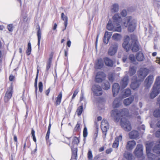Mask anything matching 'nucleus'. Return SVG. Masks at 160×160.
<instances>
[{
	"label": "nucleus",
	"instance_id": "f257e3e1",
	"mask_svg": "<svg viewBox=\"0 0 160 160\" xmlns=\"http://www.w3.org/2000/svg\"><path fill=\"white\" fill-rule=\"evenodd\" d=\"M122 46L127 52L130 49H131L133 52L138 51L139 48L137 37L132 35L130 38L128 36H126L122 44Z\"/></svg>",
	"mask_w": 160,
	"mask_h": 160
},
{
	"label": "nucleus",
	"instance_id": "f03ea898",
	"mask_svg": "<svg viewBox=\"0 0 160 160\" xmlns=\"http://www.w3.org/2000/svg\"><path fill=\"white\" fill-rule=\"evenodd\" d=\"M129 113L128 109L123 108L120 110L118 109H114L111 111V116L114 119V120L118 122L121 117L127 116Z\"/></svg>",
	"mask_w": 160,
	"mask_h": 160
},
{
	"label": "nucleus",
	"instance_id": "7ed1b4c3",
	"mask_svg": "<svg viewBox=\"0 0 160 160\" xmlns=\"http://www.w3.org/2000/svg\"><path fill=\"white\" fill-rule=\"evenodd\" d=\"M132 18L131 17H127L125 18V21L123 22V24L125 27L128 26V29L129 31L133 32L135 30L136 25V21L133 19L131 21Z\"/></svg>",
	"mask_w": 160,
	"mask_h": 160
},
{
	"label": "nucleus",
	"instance_id": "20e7f679",
	"mask_svg": "<svg viewBox=\"0 0 160 160\" xmlns=\"http://www.w3.org/2000/svg\"><path fill=\"white\" fill-rule=\"evenodd\" d=\"M152 145V142H149L146 144V150L147 156L150 160H160V158H158L157 156L150 152Z\"/></svg>",
	"mask_w": 160,
	"mask_h": 160
},
{
	"label": "nucleus",
	"instance_id": "39448f33",
	"mask_svg": "<svg viewBox=\"0 0 160 160\" xmlns=\"http://www.w3.org/2000/svg\"><path fill=\"white\" fill-rule=\"evenodd\" d=\"M120 124L122 127L126 131H129L131 129L130 122L124 118H121Z\"/></svg>",
	"mask_w": 160,
	"mask_h": 160
},
{
	"label": "nucleus",
	"instance_id": "423d86ee",
	"mask_svg": "<svg viewBox=\"0 0 160 160\" xmlns=\"http://www.w3.org/2000/svg\"><path fill=\"white\" fill-rule=\"evenodd\" d=\"M149 70L146 68H141L138 72V75L140 78V80L143 81L148 74Z\"/></svg>",
	"mask_w": 160,
	"mask_h": 160
},
{
	"label": "nucleus",
	"instance_id": "0eeeda50",
	"mask_svg": "<svg viewBox=\"0 0 160 160\" xmlns=\"http://www.w3.org/2000/svg\"><path fill=\"white\" fill-rule=\"evenodd\" d=\"M101 127L103 134H104L103 138L105 139L107 134V132L109 129V124L108 121L104 119H103L101 123Z\"/></svg>",
	"mask_w": 160,
	"mask_h": 160
},
{
	"label": "nucleus",
	"instance_id": "6e6552de",
	"mask_svg": "<svg viewBox=\"0 0 160 160\" xmlns=\"http://www.w3.org/2000/svg\"><path fill=\"white\" fill-rule=\"evenodd\" d=\"M106 75L102 72H97L95 78V81L97 83H101L106 78Z\"/></svg>",
	"mask_w": 160,
	"mask_h": 160
},
{
	"label": "nucleus",
	"instance_id": "1a4fd4ad",
	"mask_svg": "<svg viewBox=\"0 0 160 160\" xmlns=\"http://www.w3.org/2000/svg\"><path fill=\"white\" fill-rule=\"evenodd\" d=\"M92 90L94 95L97 96H100L102 95V88L100 86L95 84L92 86Z\"/></svg>",
	"mask_w": 160,
	"mask_h": 160
},
{
	"label": "nucleus",
	"instance_id": "9d476101",
	"mask_svg": "<svg viewBox=\"0 0 160 160\" xmlns=\"http://www.w3.org/2000/svg\"><path fill=\"white\" fill-rule=\"evenodd\" d=\"M107 29L110 31L112 30L114 31L120 32L121 31V26H119L116 28L114 26L112 23V21L109 20L107 24Z\"/></svg>",
	"mask_w": 160,
	"mask_h": 160
},
{
	"label": "nucleus",
	"instance_id": "9b49d317",
	"mask_svg": "<svg viewBox=\"0 0 160 160\" xmlns=\"http://www.w3.org/2000/svg\"><path fill=\"white\" fill-rule=\"evenodd\" d=\"M13 92L12 86L11 85L9 88L7 90L4 97V100L5 102H7L11 98Z\"/></svg>",
	"mask_w": 160,
	"mask_h": 160
},
{
	"label": "nucleus",
	"instance_id": "f8f14e48",
	"mask_svg": "<svg viewBox=\"0 0 160 160\" xmlns=\"http://www.w3.org/2000/svg\"><path fill=\"white\" fill-rule=\"evenodd\" d=\"M137 77L136 76H134L132 78V80L133 79L135 80V81H133L131 84V87L133 90H134L138 88L141 84V82L142 81L140 80V79L139 80H137Z\"/></svg>",
	"mask_w": 160,
	"mask_h": 160
},
{
	"label": "nucleus",
	"instance_id": "ddd939ff",
	"mask_svg": "<svg viewBox=\"0 0 160 160\" xmlns=\"http://www.w3.org/2000/svg\"><path fill=\"white\" fill-rule=\"evenodd\" d=\"M142 146L140 144H138L136 148L134 153L135 155L138 157H140L143 154Z\"/></svg>",
	"mask_w": 160,
	"mask_h": 160
},
{
	"label": "nucleus",
	"instance_id": "4468645a",
	"mask_svg": "<svg viewBox=\"0 0 160 160\" xmlns=\"http://www.w3.org/2000/svg\"><path fill=\"white\" fill-rule=\"evenodd\" d=\"M160 93V87L158 88L154 85L152 89V91L150 94V98H151L153 99L157 96Z\"/></svg>",
	"mask_w": 160,
	"mask_h": 160
},
{
	"label": "nucleus",
	"instance_id": "2eb2a0df",
	"mask_svg": "<svg viewBox=\"0 0 160 160\" xmlns=\"http://www.w3.org/2000/svg\"><path fill=\"white\" fill-rule=\"evenodd\" d=\"M118 48V44L117 43L112 44L110 47L108 53L111 56L114 55L117 52Z\"/></svg>",
	"mask_w": 160,
	"mask_h": 160
},
{
	"label": "nucleus",
	"instance_id": "dca6fc26",
	"mask_svg": "<svg viewBox=\"0 0 160 160\" xmlns=\"http://www.w3.org/2000/svg\"><path fill=\"white\" fill-rule=\"evenodd\" d=\"M153 80V76H148L145 79L144 81V85L146 88L148 89L149 88L152 84Z\"/></svg>",
	"mask_w": 160,
	"mask_h": 160
},
{
	"label": "nucleus",
	"instance_id": "f3484780",
	"mask_svg": "<svg viewBox=\"0 0 160 160\" xmlns=\"http://www.w3.org/2000/svg\"><path fill=\"white\" fill-rule=\"evenodd\" d=\"M113 23L116 24V26H119L120 25L122 19L118 13L115 14L112 17Z\"/></svg>",
	"mask_w": 160,
	"mask_h": 160
},
{
	"label": "nucleus",
	"instance_id": "a211bd4d",
	"mask_svg": "<svg viewBox=\"0 0 160 160\" xmlns=\"http://www.w3.org/2000/svg\"><path fill=\"white\" fill-rule=\"evenodd\" d=\"M120 89L119 85L118 83H115L112 87V92L114 97H115L118 94Z\"/></svg>",
	"mask_w": 160,
	"mask_h": 160
},
{
	"label": "nucleus",
	"instance_id": "6ab92c4d",
	"mask_svg": "<svg viewBox=\"0 0 160 160\" xmlns=\"http://www.w3.org/2000/svg\"><path fill=\"white\" fill-rule=\"evenodd\" d=\"M136 145L135 141L133 140L128 141L127 142L126 148L127 150H132Z\"/></svg>",
	"mask_w": 160,
	"mask_h": 160
},
{
	"label": "nucleus",
	"instance_id": "aec40b11",
	"mask_svg": "<svg viewBox=\"0 0 160 160\" xmlns=\"http://www.w3.org/2000/svg\"><path fill=\"white\" fill-rule=\"evenodd\" d=\"M112 35V33L111 32H105L104 34L103 40L104 43L107 44L108 43L111 38Z\"/></svg>",
	"mask_w": 160,
	"mask_h": 160
},
{
	"label": "nucleus",
	"instance_id": "412c9836",
	"mask_svg": "<svg viewBox=\"0 0 160 160\" xmlns=\"http://www.w3.org/2000/svg\"><path fill=\"white\" fill-rule=\"evenodd\" d=\"M122 139V137L121 135L116 137L115 140L112 145V147L114 148H117L119 145V142L121 141Z\"/></svg>",
	"mask_w": 160,
	"mask_h": 160
},
{
	"label": "nucleus",
	"instance_id": "4be33fe9",
	"mask_svg": "<svg viewBox=\"0 0 160 160\" xmlns=\"http://www.w3.org/2000/svg\"><path fill=\"white\" fill-rule=\"evenodd\" d=\"M128 77L127 76H125L121 81V84L122 88H124L128 85Z\"/></svg>",
	"mask_w": 160,
	"mask_h": 160
},
{
	"label": "nucleus",
	"instance_id": "5701e85b",
	"mask_svg": "<svg viewBox=\"0 0 160 160\" xmlns=\"http://www.w3.org/2000/svg\"><path fill=\"white\" fill-rule=\"evenodd\" d=\"M139 136V133L136 130H133L129 133V138L131 139H136Z\"/></svg>",
	"mask_w": 160,
	"mask_h": 160
},
{
	"label": "nucleus",
	"instance_id": "b1692460",
	"mask_svg": "<svg viewBox=\"0 0 160 160\" xmlns=\"http://www.w3.org/2000/svg\"><path fill=\"white\" fill-rule=\"evenodd\" d=\"M103 61L101 58L98 59L95 63V67L96 69H100L103 66Z\"/></svg>",
	"mask_w": 160,
	"mask_h": 160
},
{
	"label": "nucleus",
	"instance_id": "393cba45",
	"mask_svg": "<svg viewBox=\"0 0 160 160\" xmlns=\"http://www.w3.org/2000/svg\"><path fill=\"white\" fill-rule=\"evenodd\" d=\"M104 60L106 65L110 67H112L113 66V62L112 60L108 57L105 58Z\"/></svg>",
	"mask_w": 160,
	"mask_h": 160
},
{
	"label": "nucleus",
	"instance_id": "a878e982",
	"mask_svg": "<svg viewBox=\"0 0 160 160\" xmlns=\"http://www.w3.org/2000/svg\"><path fill=\"white\" fill-rule=\"evenodd\" d=\"M121 99L120 98H116L114 99L112 104L114 108H118L121 105L120 101Z\"/></svg>",
	"mask_w": 160,
	"mask_h": 160
},
{
	"label": "nucleus",
	"instance_id": "bb28decb",
	"mask_svg": "<svg viewBox=\"0 0 160 160\" xmlns=\"http://www.w3.org/2000/svg\"><path fill=\"white\" fill-rule=\"evenodd\" d=\"M119 6L118 4L116 3L113 4L111 8V11L112 12H118L119 11Z\"/></svg>",
	"mask_w": 160,
	"mask_h": 160
},
{
	"label": "nucleus",
	"instance_id": "cd10ccee",
	"mask_svg": "<svg viewBox=\"0 0 160 160\" xmlns=\"http://www.w3.org/2000/svg\"><path fill=\"white\" fill-rule=\"evenodd\" d=\"M122 98H124L126 97H128L131 95V90L129 88L126 89L123 92H122Z\"/></svg>",
	"mask_w": 160,
	"mask_h": 160
},
{
	"label": "nucleus",
	"instance_id": "c85d7f7f",
	"mask_svg": "<svg viewBox=\"0 0 160 160\" xmlns=\"http://www.w3.org/2000/svg\"><path fill=\"white\" fill-rule=\"evenodd\" d=\"M136 57L137 60L139 61H142L144 59L143 53L140 52H138L136 54Z\"/></svg>",
	"mask_w": 160,
	"mask_h": 160
},
{
	"label": "nucleus",
	"instance_id": "c756f323",
	"mask_svg": "<svg viewBox=\"0 0 160 160\" xmlns=\"http://www.w3.org/2000/svg\"><path fill=\"white\" fill-rule=\"evenodd\" d=\"M159 143L155 145L153 147L152 150L153 152L157 154H160V141Z\"/></svg>",
	"mask_w": 160,
	"mask_h": 160
},
{
	"label": "nucleus",
	"instance_id": "7c9ffc66",
	"mask_svg": "<svg viewBox=\"0 0 160 160\" xmlns=\"http://www.w3.org/2000/svg\"><path fill=\"white\" fill-rule=\"evenodd\" d=\"M62 96V92H61L56 98V101L55 103L56 105H59L60 104L61 101Z\"/></svg>",
	"mask_w": 160,
	"mask_h": 160
},
{
	"label": "nucleus",
	"instance_id": "2f4dec72",
	"mask_svg": "<svg viewBox=\"0 0 160 160\" xmlns=\"http://www.w3.org/2000/svg\"><path fill=\"white\" fill-rule=\"evenodd\" d=\"M133 101V98L130 97L124 100L123 103L126 106H128L131 104Z\"/></svg>",
	"mask_w": 160,
	"mask_h": 160
},
{
	"label": "nucleus",
	"instance_id": "473e14b6",
	"mask_svg": "<svg viewBox=\"0 0 160 160\" xmlns=\"http://www.w3.org/2000/svg\"><path fill=\"white\" fill-rule=\"evenodd\" d=\"M37 35L38 38V48L39 49L40 47V45L41 38V32L40 29L39 27H38V29L37 33Z\"/></svg>",
	"mask_w": 160,
	"mask_h": 160
},
{
	"label": "nucleus",
	"instance_id": "72a5a7b5",
	"mask_svg": "<svg viewBox=\"0 0 160 160\" xmlns=\"http://www.w3.org/2000/svg\"><path fill=\"white\" fill-rule=\"evenodd\" d=\"M123 156L127 160H131L132 159V155L129 152H125L123 154Z\"/></svg>",
	"mask_w": 160,
	"mask_h": 160
},
{
	"label": "nucleus",
	"instance_id": "f704fd0d",
	"mask_svg": "<svg viewBox=\"0 0 160 160\" xmlns=\"http://www.w3.org/2000/svg\"><path fill=\"white\" fill-rule=\"evenodd\" d=\"M136 68L134 66H130L129 70V73L130 76L133 75L136 72Z\"/></svg>",
	"mask_w": 160,
	"mask_h": 160
},
{
	"label": "nucleus",
	"instance_id": "c9c22d12",
	"mask_svg": "<svg viewBox=\"0 0 160 160\" xmlns=\"http://www.w3.org/2000/svg\"><path fill=\"white\" fill-rule=\"evenodd\" d=\"M72 152V158H74L76 160L77 157V148H71Z\"/></svg>",
	"mask_w": 160,
	"mask_h": 160
},
{
	"label": "nucleus",
	"instance_id": "e433bc0d",
	"mask_svg": "<svg viewBox=\"0 0 160 160\" xmlns=\"http://www.w3.org/2000/svg\"><path fill=\"white\" fill-rule=\"evenodd\" d=\"M102 86L103 89L107 90L110 88V85L108 81H106L104 82Z\"/></svg>",
	"mask_w": 160,
	"mask_h": 160
},
{
	"label": "nucleus",
	"instance_id": "4c0bfd02",
	"mask_svg": "<svg viewBox=\"0 0 160 160\" xmlns=\"http://www.w3.org/2000/svg\"><path fill=\"white\" fill-rule=\"evenodd\" d=\"M121 38V35L117 33H114L112 36V39L116 41L120 40Z\"/></svg>",
	"mask_w": 160,
	"mask_h": 160
},
{
	"label": "nucleus",
	"instance_id": "58836bf2",
	"mask_svg": "<svg viewBox=\"0 0 160 160\" xmlns=\"http://www.w3.org/2000/svg\"><path fill=\"white\" fill-rule=\"evenodd\" d=\"M83 105L82 104L79 107L77 110V115L78 116L80 115L83 111Z\"/></svg>",
	"mask_w": 160,
	"mask_h": 160
},
{
	"label": "nucleus",
	"instance_id": "ea45409f",
	"mask_svg": "<svg viewBox=\"0 0 160 160\" xmlns=\"http://www.w3.org/2000/svg\"><path fill=\"white\" fill-rule=\"evenodd\" d=\"M31 45L30 42H28V48L26 52L27 55H29L30 54L31 52Z\"/></svg>",
	"mask_w": 160,
	"mask_h": 160
},
{
	"label": "nucleus",
	"instance_id": "a19ab883",
	"mask_svg": "<svg viewBox=\"0 0 160 160\" xmlns=\"http://www.w3.org/2000/svg\"><path fill=\"white\" fill-rule=\"evenodd\" d=\"M154 85L158 88L160 87V76L156 78V81Z\"/></svg>",
	"mask_w": 160,
	"mask_h": 160
},
{
	"label": "nucleus",
	"instance_id": "79ce46f5",
	"mask_svg": "<svg viewBox=\"0 0 160 160\" xmlns=\"http://www.w3.org/2000/svg\"><path fill=\"white\" fill-rule=\"evenodd\" d=\"M153 115L155 117H160V110L156 109L153 112Z\"/></svg>",
	"mask_w": 160,
	"mask_h": 160
},
{
	"label": "nucleus",
	"instance_id": "37998d69",
	"mask_svg": "<svg viewBox=\"0 0 160 160\" xmlns=\"http://www.w3.org/2000/svg\"><path fill=\"white\" fill-rule=\"evenodd\" d=\"M88 158L89 160H92L93 158V155L92 154V151L91 150H90L88 151Z\"/></svg>",
	"mask_w": 160,
	"mask_h": 160
},
{
	"label": "nucleus",
	"instance_id": "c03bdc74",
	"mask_svg": "<svg viewBox=\"0 0 160 160\" xmlns=\"http://www.w3.org/2000/svg\"><path fill=\"white\" fill-rule=\"evenodd\" d=\"M79 142V140L77 137H74L72 142L73 144H78Z\"/></svg>",
	"mask_w": 160,
	"mask_h": 160
},
{
	"label": "nucleus",
	"instance_id": "a18cd8bd",
	"mask_svg": "<svg viewBox=\"0 0 160 160\" xmlns=\"http://www.w3.org/2000/svg\"><path fill=\"white\" fill-rule=\"evenodd\" d=\"M108 79L109 81L112 82L114 80L113 75L112 73H109L108 76Z\"/></svg>",
	"mask_w": 160,
	"mask_h": 160
},
{
	"label": "nucleus",
	"instance_id": "49530a36",
	"mask_svg": "<svg viewBox=\"0 0 160 160\" xmlns=\"http://www.w3.org/2000/svg\"><path fill=\"white\" fill-rule=\"evenodd\" d=\"M85 99L84 96V94L83 91L82 90H81V97L80 98V101L81 102L82 101H85Z\"/></svg>",
	"mask_w": 160,
	"mask_h": 160
},
{
	"label": "nucleus",
	"instance_id": "de8ad7c7",
	"mask_svg": "<svg viewBox=\"0 0 160 160\" xmlns=\"http://www.w3.org/2000/svg\"><path fill=\"white\" fill-rule=\"evenodd\" d=\"M87 129L86 127H85L84 128L83 131V136L84 138H86L88 135Z\"/></svg>",
	"mask_w": 160,
	"mask_h": 160
},
{
	"label": "nucleus",
	"instance_id": "09e8293b",
	"mask_svg": "<svg viewBox=\"0 0 160 160\" xmlns=\"http://www.w3.org/2000/svg\"><path fill=\"white\" fill-rule=\"evenodd\" d=\"M39 92H42V82H40L39 83Z\"/></svg>",
	"mask_w": 160,
	"mask_h": 160
},
{
	"label": "nucleus",
	"instance_id": "8fccbe9b",
	"mask_svg": "<svg viewBox=\"0 0 160 160\" xmlns=\"http://www.w3.org/2000/svg\"><path fill=\"white\" fill-rule=\"evenodd\" d=\"M129 59L132 62H133L135 60V57L134 55L131 54L129 56Z\"/></svg>",
	"mask_w": 160,
	"mask_h": 160
},
{
	"label": "nucleus",
	"instance_id": "3c124183",
	"mask_svg": "<svg viewBox=\"0 0 160 160\" xmlns=\"http://www.w3.org/2000/svg\"><path fill=\"white\" fill-rule=\"evenodd\" d=\"M8 30L10 32H12L13 30L12 24H10L8 26Z\"/></svg>",
	"mask_w": 160,
	"mask_h": 160
},
{
	"label": "nucleus",
	"instance_id": "603ef678",
	"mask_svg": "<svg viewBox=\"0 0 160 160\" xmlns=\"http://www.w3.org/2000/svg\"><path fill=\"white\" fill-rule=\"evenodd\" d=\"M121 14L123 17H125L127 15V12L125 10H123L121 12Z\"/></svg>",
	"mask_w": 160,
	"mask_h": 160
},
{
	"label": "nucleus",
	"instance_id": "864d4df0",
	"mask_svg": "<svg viewBox=\"0 0 160 160\" xmlns=\"http://www.w3.org/2000/svg\"><path fill=\"white\" fill-rule=\"evenodd\" d=\"M68 18L67 17H65V20L64 21V24L65 26V28L63 29L62 30L63 31H64L65 30L66 28L67 25H68Z\"/></svg>",
	"mask_w": 160,
	"mask_h": 160
},
{
	"label": "nucleus",
	"instance_id": "5fc2aeb1",
	"mask_svg": "<svg viewBox=\"0 0 160 160\" xmlns=\"http://www.w3.org/2000/svg\"><path fill=\"white\" fill-rule=\"evenodd\" d=\"M78 92L79 90L78 89H77L74 91L72 97V99H73L75 97Z\"/></svg>",
	"mask_w": 160,
	"mask_h": 160
},
{
	"label": "nucleus",
	"instance_id": "6e6d98bb",
	"mask_svg": "<svg viewBox=\"0 0 160 160\" xmlns=\"http://www.w3.org/2000/svg\"><path fill=\"white\" fill-rule=\"evenodd\" d=\"M39 73V70L38 69H37V76L35 78V88L37 87V81H38V73Z\"/></svg>",
	"mask_w": 160,
	"mask_h": 160
},
{
	"label": "nucleus",
	"instance_id": "4d7b16f0",
	"mask_svg": "<svg viewBox=\"0 0 160 160\" xmlns=\"http://www.w3.org/2000/svg\"><path fill=\"white\" fill-rule=\"evenodd\" d=\"M155 135L157 137H160V129L156 132Z\"/></svg>",
	"mask_w": 160,
	"mask_h": 160
},
{
	"label": "nucleus",
	"instance_id": "13d9d810",
	"mask_svg": "<svg viewBox=\"0 0 160 160\" xmlns=\"http://www.w3.org/2000/svg\"><path fill=\"white\" fill-rule=\"evenodd\" d=\"M112 151V148H110L109 149H107V150L106 151V153L107 154H109L111 153Z\"/></svg>",
	"mask_w": 160,
	"mask_h": 160
},
{
	"label": "nucleus",
	"instance_id": "bf43d9fd",
	"mask_svg": "<svg viewBox=\"0 0 160 160\" xmlns=\"http://www.w3.org/2000/svg\"><path fill=\"white\" fill-rule=\"evenodd\" d=\"M157 104L159 106L160 108V95L157 98Z\"/></svg>",
	"mask_w": 160,
	"mask_h": 160
},
{
	"label": "nucleus",
	"instance_id": "052dcab7",
	"mask_svg": "<svg viewBox=\"0 0 160 160\" xmlns=\"http://www.w3.org/2000/svg\"><path fill=\"white\" fill-rule=\"evenodd\" d=\"M50 62H47L46 68V71H48L50 68Z\"/></svg>",
	"mask_w": 160,
	"mask_h": 160
},
{
	"label": "nucleus",
	"instance_id": "680f3d73",
	"mask_svg": "<svg viewBox=\"0 0 160 160\" xmlns=\"http://www.w3.org/2000/svg\"><path fill=\"white\" fill-rule=\"evenodd\" d=\"M50 133V131H48L45 138L46 140H47L49 139Z\"/></svg>",
	"mask_w": 160,
	"mask_h": 160
},
{
	"label": "nucleus",
	"instance_id": "e2e57ef3",
	"mask_svg": "<svg viewBox=\"0 0 160 160\" xmlns=\"http://www.w3.org/2000/svg\"><path fill=\"white\" fill-rule=\"evenodd\" d=\"M65 17H67L66 16H65L64 13H62L61 14V18L63 20H65Z\"/></svg>",
	"mask_w": 160,
	"mask_h": 160
},
{
	"label": "nucleus",
	"instance_id": "0e129e2a",
	"mask_svg": "<svg viewBox=\"0 0 160 160\" xmlns=\"http://www.w3.org/2000/svg\"><path fill=\"white\" fill-rule=\"evenodd\" d=\"M14 78V77L12 75H11L9 76V79L10 81H12Z\"/></svg>",
	"mask_w": 160,
	"mask_h": 160
},
{
	"label": "nucleus",
	"instance_id": "69168bd1",
	"mask_svg": "<svg viewBox=\"0 0 160 160\" xmlns=\"http://www.w3.org/2000/svg\"><path fill=\"white\" fill-rule=\"evenodd\" d=\"M50 88H49L48 89H47L45 92V94L46 95L48 96L50 92Z\"/></svg>",
	"mask_w": 160,
	"mask_h": 160
},
{
	"label": "nucleus",
	"instance_id": "338daca9",
	"mask_svg": "<svg viewBox=\"0 0 160 160\" xmlns=\"http://www.w3.org/2000/svg\"><path fill=\"white\" fill-rule=\"evenodd\" d=\"M71 42L70 41V40H69V41H68L67 42V46L69 47H70V46H71Z\"/></svg>",
	"mask_w": 160,
	"mask_h": 160
},
{
	"label": "nucleus",
	"instance_id": "774afa93",
	"mask_svg": "<svg viewBox=\"0 0 160 160\" xmlns=\"http://www.w3.org/2000/svg\"><path fill=\"white\" fill-rule=\"evenodd\" d=\"M80 127V125L79 123H77V124L76 125V126L75 128V129H76V130H78Z\"/></svg>",
	"mask_w": 160,
	"mask_h": 160
}]
</instances>
